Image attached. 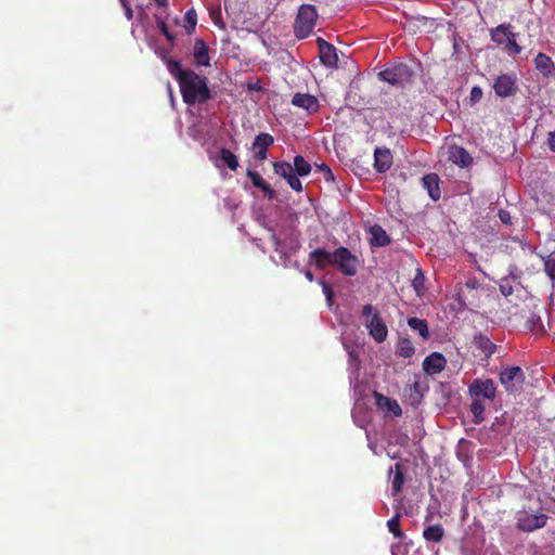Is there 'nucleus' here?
<instances>
[{
  "label": "nucleus",
  "instance_id": "obj_43",
  "mask_svg": "<svg viewBox=\"0 0 555 555\" xmlns=\"http://www.w3.org/2000/svg\"><path fill=\"white\" fill-rule=\"evenodd\" d=\"M521 272L515 267L511 266L508 274L505 278H509V282L516 281L520 278Z\"/></svg>",
  "mask_w": 555,
  "mask_h": 555
},
{
  "label": "nucleus",
  "instance_id": "obj_2",
  "mask_svg": "<svg viewBox=\"0 0 555 555\" xmlns=\"http://www.w3.org/2000/svg\"><path fill=\"white\" fill-rule=\"evenodd\" d=\"M415 72L405 63H392L378 73L379 80L397 88H404L414 80Z\"/></svg>",
  "mask_w": 555,
  "mask_h": 555
},
{
  "label": "nucleus",
  "instance_id": "obj_19",
  "mask_svg": "<svg viewBox=\"0 0 555 555\" xmlns=\"http://www.w3.org/2000/svg\"><path fill=\"white\" fill-rule=\"evenodd\" d=\"M534 65L543 76L548 77L555 74V65L550 56L540 52L534 59Z\"/></svg>",
  "mask_w": 555,
  "mask_h": 555
},
{
  "label": "nucleus",
  "instance_id": "obj_49",
  "mask_svg": "<svg viewBox=\"0 0 555 555\" xmlns=\"http://www.w3.org/2000/svg\"><path fill=\"white\" fill-rule=\"evenodd\" d=\"M255 158L264 160L267 158V151L254 150Z\"/></svg>",
  "mask_w": 555,
  "mask_h": 555
},
{
  "label": "nucleus",
  "instance_id": "obj_12",
  "mask_svg": "<svg viewBox=\"0 0 555 555\" xmlns=\"http://www.w3.org/2000/svg\"><path fill=\"white\" fill-rule=\"evenodd\" d=\"M317 42L321 63L327 67H337L338 55L336 48L323 38H318Z\"/></svg>",
  "mask_w": 555,
  "mask_h": 555
},
{
  "label": "nucleus",
  "instance_id": "obj_35",
  "mask_svg": "<svg viewBox=\"0 0 555 555\" xmlns=\"http://www.w3.org/2000/svg\"><path fill=\"white\" fill-rule=\"evenodd\" d=\"M166 64L169 73L178 80V82H180L183 75L188 73V70H183L181 68L178 61L168 60Z\"/></svg>",
  "mask_w": 555,
  "mask_h": 555
},
{
  "label": "nucleus",
  "instance_id": "obj_50",
  "mask_svg": "<svg viewBox=\"0 0 555 555\" xmlns=\"http://www.w3.org/2000/svg\"><path fill=\"white\" fill-rule=\"evenodd\" d=\"M478 281L476 279H469L465 282V286L470 289H475L478 287Z\"/></svg>",
  "mask_w": 555,
  "mask_h": 555
},
{
  "label": "nucleus",
  "instance_id": "obj_27",
  "mask_svg": "<svg viewBox=\"0 0 555 555\" xmlns=\"http://www.w3.org/2000/svg\"><path fill=\"white\" fill-rule=\"evenodd\" d=\"M397 354L402 358H411L415 353V348L409 338H401L397 344Z\"/></svg>",
  "mask_w": 555,
  "mask_h": 555
},
{
  "label": "nucleus",
  "instance_id": "obj_51",
  "mask_svg": "<svg viewBox=\"0 0 555 555\" xmlns=\"http://www.w3.org/2000/svg\"><path fill=\"white\" fill-rule=\"evenodd\" d=\"M321 169L325 172V179L326 180H330V179L333 180L334 179L332 170L326 165H323L321 167Z\"/></svg>",
  "mask_w": 555,
  "mask_h": 555
},
{
  "label": "nucleus",
  "instance_id": "obj_45",
  "mask_svg": "<svg viewBox=\"0 0 555 555\" xmlns=\"http://www.w3.org/2000/svg\"><path fill=\"white\" fill-rule=\"evenodd\" d=\"M499 217H500V220L503 223H505V224H511L512 223V218H511V215H509L508 211L501 209L499 211Z\"/></svg>",
  "mask_w": 555,
  "mask_h": 555
},
{
  "label": "nucleus",
  "instance_id": "obj_23",
  "mask_svg": "<svg viewBox=\"0 0 555 555\" xmlns=\"http://www.w3.org/2000/svg\"><path fill=\"white\" fill-rule=\"evenodd\" d=\"M370 234H371V240H370L371 246L384 247L390 243V237L388 236L386 231L380 225L375 224V225L371 227Z\"/></svg>",
  "mask_w": 555,
  "mask_h": 555
},
{
  "label": "nucleus",
  "instance_id": "obj_14",
  "mask_svg": "<svg viewBox=\"0 0 555 555\" xmlns=\"http://www.w3.org/2000/svg\"><path fill=\"white\" fill-rule=\"evenodd\" d=\"M446 364L447 360L443 354L439 352H433L424 359L423 370L429 375H435L443 371Z\"/></svg>",
  "mask_w": 555,
  "mask_h": 555
},
{
  "label": "nucleus",
  "instance_id": "obj_33",
  "mask_svg": "<svg viewBox=\"0 0 555 555\" xmlns=\"http://www.w3.org/2000/svg\"><path fill=\"white\" fill-rule=\"evenodd\" d=\"M470 412L474 415V423L480 424L483 421L485 405L481 400L474 399L470 404Z\"/></svg>",
  "mask_w": 555,
  "mask_h": 555
},
{
  "label": "nucleus",
  "instance_id": "obj_37",
  "mask_svg": "<svg viewBox=\"0 0 555 555\" xmlns=\"http://www.w3.org/2000/svg\"><path fill=\"white\" fill-rule=\"evenodd\" d=\"M344 347L349 356V366L357 371L359 367L358 353L356 352L354 348L350 347L348 344H344Z\"/></svg>",
  "mask_w": 555,
  "mask_h": 555
},
{
  "label": "nucleus",
  "instance_id": "obj_30",
  "mask_svg": "<svg viewBox=\"0 0 555 555\" xmlns=\"http://www.w3.org/2000/svg\"><path fill=\"white\" fill-rule=\"evenodd\" d=\"M395 468H396L395 476L391 481V491H392L393 496H396L400 493L403 482H404V476L402 473L401 465L396 464Z\"/></svg>",
  "mask_w": 555,
  "mask_h": 555
},
{
  "label": "nucleus",
  "instance_id": "obj_15",
  "mask_svg": "<svg viewBox=\"0 0 555 555\" xmlns=\"http://www.w3.org/2000/svg\"><path fill=\"white\" fill-rule=\"evenodd\" d=\"M392 165V155L388 149L377 147L374 151V168L377 172L384 173Z\"/></svg>",
  "mask_w": 555,
  "mask_h": 555
},
{
  "label": "nucleus",
  "instance_id": "obj_24",
  "mask_svg": "<svg viewBox=\"0 0 555 555\" xmlns=\"http://www.w3.org/2000/svg\"><path fill=\"white\" fill-rule=\"evenodd\" d=\"M474 345L477 349L482 351L486 358L491 357L496 351V345L493 344L488 336L482 334L475 335Z\"/></svg>",
  "mask_w": 555,
  "mask_h": 555
},
{
  "label": "nucleus",
  "instance_id": "obj_7",
  "mask_svg": "<svg viewBox=\"0 0 555 555\" xmlns=\"http://www.w3.org/2000/svg\"><path fill=\"white\" fill-rule=\"evenodd\" d=\"M468 393L473 399L493 400L496 396V385L490 378H476L469 384Z\"/></svg>",
  "mask_w": 555,
  "mask_h": 555
},
{
  "label": "nucleus",
  "instance_id": "obj_28",
  "mask_svg": "<svg viewBox=\"0 0 555 555\" xmlns=\"http://www.w3.org/2000/svg\"><path fill=\"white\" fill-rule=\"evenodd\" d=\"M219 160L222 163L223 166H227L231 170H236L238 167V160L235 154H233L228 149H221L220 150V157Z\"/></svg>",
  "mask_w": 555,
  "mask_h": 555
},
{
  "label": "nucleus",
  "instance_id": "obj_52",
  "mask_svg": "<svg viewBox=\"0 0 555 555\" xmlns=\"http://www.w3.org/2000/svg\"><path fill=\"white\" fill-rule=\"evenodd\" d=\"M304 274L308 281L312 282L314 280V275L310 270H305Z\"/></svg>",
  "mask_w": 555,
  "mask_h": 555
},
{
  "label": "nucleus",
  "instance_id": "obj_31",
  "mask_svg": "<svg viewBox=\"0 0 555 555\" xmlns=\"http://www.w3.org/2000/svg\"><path fill=\"white\" fill-rule=\"evenodd\" d=\"M274 142L273 137L269 133H260L255 138L253 143L254 150L267 151L270 145Z\"/></svg>",
  "mask_w": 555,
  "mask_h": 555
},
{
  "label": "nucleus",
  "instance_id": "obj_4",
  "mask_svg": "<svg viewBox=\"0 0 555 555\" xmlns=\"http://www.w3.org/2000/svg\"><path fill=\"white\" fill-rule=\"evenodd\" d=\"M346 276H354L358 272L361 261L359 257L352 254L347 247H338L334 250L333 264Z\"/></svg>",
  "mask_w": 555,
  "mask_h": 555
},
{
  "label": "nucleus",
  "instance_id": "obj_29",
  "mask_svg": "<svg viewBox=\"0 0 555 555\" xmlns=\"http://www.w3.org/2000/svg\"><path fill=\"white\" fill-rule=\"evenodd\" d=\"M293 167L297 177H306L311 171V165L301 155H296L294 157Z\"/></svg>",
  "mask_w": 555,
  "mask_h": 555
},
{
  "label": "nucleus",
  "instance_id": "obj_41",
  "mask_svg": "<svg viewBox=\"0 0 555 555\" xmlns=\"http://www.w3.org/2000/svg\"><path fill=\"white\" fill-rule=\"evenodd\" d=\"M482 95H483L482 89L478 86H474L472 88L470 94H469L470 105H475L476 103H478L481 100Z\"/></svg>",
  "mask_w": 555,
  "mask_h": 555
},
{
  "label": "nucleus",
  "instance_id": "obj_21",
  "mask_svg": "<svg viewBox=\"0 0 555 555\" xmlns=\"http://www.w3.org/2000/svg\"><path fill=\"white\" fill-rule=\"evenodd\" d=\"M376 404L382 410L388 411L392 413L395 416H400L402 414V409L399 403L389 397H386L380 393H375Z\"/></svg>",
  "mask_w": 555,
  "mask_h": 555
},
{
  "label": "nucleus",
  "instance_id": "obj_3",
  "mask_svg": "<svg viewBox=\"0 0 555 555\" xmlns=\"http://www.w3.org/2000/svg\"><path fill=\"white\" fill-rule=\"evenodd\" d=\"M491 40L506 51L509 55H517L521 47L517 43V34L511 24H501L490 30Z\"/></svg>",
  "mask_w": 555,
  "mask_h": 555
},
{
  "label": "nucleus",
  "instance_id": "obj_9",
  "mask_svg": "<svg viewBox=\"0 0 555 555\" xmlns=\"http://www.w3.org/2000/svg\"><path fill=\"white\" fill-rule=\"evenodd\" d=\"M500 382L508 392H516L525 382L524 371L519 366H508L501 371Z\"/></svg>",
  "mask_w": 555,
  "mask_h": 555
},
{
  "label": "nucleus",
  "instance_id": "obj_5",
  "mask_svg": "<svg viewBox=\"0 0 555 555\" xmlns=\"http://www.w3.org/2000/svg\"><path fill=\"white\" fill-rule=\"evenodd\" d=\"M318 18L317 9L312 4H302L297 13L295 21V34L298 38L304 39L308 37L315 26Z\"/></svg>",
  "mask_w": 555,
  "mask_h": 555
},
{
  "label": "nucleus",
  "instance_id": "obj_6",
  "mask_svg": "<svg viewBox=\"0 0 555 555\" xmlns=\"http://www.w3.org/2000/svg\"><path fill=\"white\" fill-rule=\"evenodd\" d=\"M362 315L369 318L365 322V326L372 338L376 343L385 341L388 335V330L375 308L372 305H365L362 309Z\"/></svg>",
  "mask_w": 555,
  "mask_h": 555
},
{
  "label": "nucleus",
  "instance_id": "obj_53",
  "mask_svg": "<svg viewBox=\"0 0 555 555\" xmlns=\"http://www.w3.org/2000/svg\"><path fill=\"white\" fill-rule=\"evenodd\" d=\"M158 7H167L168 0H154Z\"/></svg>",
  "mask_w": 555,
  "mask_h": 555
},
{
  "label": "nucleus",
  "instance_id": "obj_40",
  "mask_svg": "<svg viewBox=\"0 0 555 555\" xmlns=\"http://www.w3.org/2000/svg\"><path fill=\"white\" fill-rule=\"evenodd\" d=\"M319 284L322 286V291H323V294L325 295L328 306H332V299L334 296V292H333L331 285L322 279L319 280Z\"/></svg>",
  "mask_w": 555,
  "mask_h": 555
},
{
  "label": "nucleus",
  "instance_id": "obj_1",
  "mask_svg": "<svg viewBox=\"0 0 555 555\" xmlns=\"http://www.w3.org/2000/svg\"><path fill=\"white\" fill-rule=\"evenodd\" d=\"M183 101L189 104L204 103L210 99V90L207 86V78L188 70L179 82Z\"/></svg>",
  "mask_w": 555,
  "mask_h": 555
},
{
  "label": "nucleus",
  "instance_id": "obj_26",
  "mask_svg": "<svg viewBox=\"0 0 555 555\" xmlns=\"http://www.w3.org/2000/svg\"><path fill=\"white\" fill-rule=\"evenodd\" d=\"M444 535V530L440 525L428 526L423 531V537L428 542H440Z\"/></svg>",
  "mask_w": 555,
  "mask_h": 555
},
{
  "label": "nucleus",
  "instance_id": "obj_13",
  "mask_svg": "<svg viewBox=\"0 0 555 555\" xmlns=\"http://www.w3.org/2000/svg\"><path fill=\"white\" fill-rule=\"evenodd\" d=\"M292 104L305 109L308 114L317 113L320 107L319 100L308 93H295L292 99Z\"/></svg>",
  "mask_w": 555,
  "mask_h": 555
},
{
  "label": "nucleus",
  "instance_id": "obj_34",
  "mask_svg": "<svg viewBox=\"0 0 555 555\" xmlns=\"http://www.w3.org/2000/svg\"><path fill=\"white\" fill-rule=\"evenodd\" d=\"M527 327L534 334L544 332L542 319L535 313H532L527 320Z\"/></svg>",
  "mask_w": 555,
  "mask_h": 555
},
{
  "label": "nucleus",
  "instance_id": "obj_47",
  "mask_svg": "<svg viewBox=\"0 0 555 555\" xmlns=\"http://www.w3.org/2000/svg\"><path fill=\"white\" fill-rule=\"evenodd\" d=\"M547 146L551 151L555 152V130L548 133Z\"/></svg>",
  "mask_w": 555,
  "mask_h": 555
},
{
  "label": "nucleus",
  "instance_id": "obj_38",
  "mask_svg": "<svg viewBox=\"0 0 555 555\" xmlns=\"http://www.w3.org/2000/svg\"><path fill=\"white\" fill-rule=\"evenodd\" d=\"M499 287L501 294L505 297L513 294V285L512 282H509V278H502Z\"/></svg>",
  "mask_w": 555,
  "mask_h": 555
},
{
  "label": "nucleus",
  "instance_id": "obj_36",
  "mask_svg": "<svg viewBox=\"0 0 555 555\" xmlns=\"http://www.w3.org/2000/svg\"><path fill=\"white\" fill-rule=\"evenodd\" d=\"M401 515L397 513L392 518L387 521L388 530L395 535L397 539H401L403 537V532L400 529L399 521Z\"/></svg>",
  "mask_w": 555,
  "mask_h": 555
},
{
  "label": "nucleus",
  "instance_id": "obj_25",
  "mask_svg": "<svg viewBox=\"0 0 555 555\" xmlns=\"http://www.w3.org/2000/svg\"><path fill=\"white\" fill-rule=\"evenodd\" d=\"M408 325L413 331L418 332V334L421 335V337L423 339H427L429 337V330H428V324H427L426 320L418 319V318H415V317L409 318L408 319Z\"/></svg>",
  "mask_w": 555,
  "mask_h": 555
},
{
  "label": "nucleus",
  "instance_id": "obj_16",
  "mask_svg": "<svg viewBox=\"0 0 555 555\" xmlns=\"http://www.w3.org/2000/svg\"><path fill=\"white\" fill-rule=\"evenodd\" d=\"M334 251H327L323 248H317L309 254V261L314 263L318 269H324L328 264H333Z\"/></svg>",
  "mask_w": 555,
  "mask_h": 555
},
{
  "label": "nucleus",
  "instance_id": "obj_42",
  "mask_svg": "<svg viewBox=\"0 0 555 555\" xmlns=\"http://www.w3.org/2000/svg\"><path fill=\"white\" fill-rule=\"evenodd\" d=\"M544 270L547 276L555 281V259H547L544 263Z\"/></svg>",
  "mask_w": 555,
  "mask_h": 555
},
{
  "label": "nucleus",
  "instance_id": "obj_20",
  "mask_svg": "<svg viewBox=\"0 0 555 555\" xmlns=\"http://www.w3.org/2000/svg\"><path fill=\"white\" fill-rule=\"evenodd\" d=\"M247 177L251 180L253 185L257 189H260L269 199L274 198L275 191L263 180V178L257 171L248 169Z\"/></svg>",
  "mask_w": 555,
  "mask_h": 555
},
{
  "label": "nucleus",
  "instance_id": "obj_39",
  "mask_svg": "<svg viewBox=\"0 0 555 555\" xmlns=\"http://www.w3.org/2000/svg\"><path fill=\"white\" fill-rule=\"evenodd\" d=\"M271 238L274 245V250L279 253L282 257H287V251L282 240L274 233L272 234Z\"/></svg>",
  "mask_w": 555,
  "mask_h": 555
},
{
  "label": "nucleus",
  "instance_id": "obj_48",
  "mask_svg": "<svg viewBox=\"0 0 555 555\" xmlns=\"http://www.w3.org/2000/svg\"><path fill=\"white\" fill-rule=\"evenodd\" d=\"M160 29H162V33L164 34V36H165L169 41H172V40H173V36H172V34L168 30V28L166 27L165 23H162V25H160Z\"/></svg>",
  "mask_w": 555,
  "mask_h": 555
},
{
  "label": "nucleus",
  "instance_id": "obj_11",
  "mask_svg": "<svg viewBox=\"0 0 555 555\" xmlns=\"http://www.w3.org/2000/svg\"><path fill=\"white\" fill-rule=\"evenodd\" d=\"M517 89V79L513 75L502 74L493 82V90L500 98L512 96L516 93Z\"/></svg>",
  "mask_w": 555,
  "mask_h": 555
},
{
  "label": "nucleus",
  "instance_id": "obj_22",
  "mask_svg": "<svg viewBox=\"0 0 555 555\" xmlns=\"http://www.w3.org/2000/svg\"><path fill=\"white\" fill-rule=\"evenodd\" d=\"M450 160L462 168L467 167L473 163V158L469 153L461 146H453L450 150Z\"/></svg>",
  "mask_w": 555,
  "mask_h": 555
},
{
  "label": "nucleus",
  "instance_id": "obj_17",
  "mask_svg": "<svg viewBox=\"0 0 555 555\" xmlns=\"http://www.w3.org/2000/svg\"><path fill=\"white\" fill-rule=\"evenodd\" d=\"M439 182L440 179L437 173H428L422 179L423 188L427 191L433 201H438L440 198L441 194Z\"/></svg>",
  "mask_w": 555,
  "mask_h": 555
},
{
  "label": "nucleus",
  "instance_id": "obj_46",
  "mask_svg": "<svg viewBox=\"0 0 555 555\" xmlns=\"http://www.w3.org/2000/svg\"><path fill=\"white\" fill-rule=\"evenodd\" d=\"M120 2L125 9V14H126L127 20L130 21L133 16V13H132V9L130 8V5L128 3V0H120Z\"/></svg>",
  "mask_w": 555,
  "mask_h": 555
},
{
  "label": "nucleus",
  "instance_id": "obj_18",
  "mask_svg": "<svg viewBox=\"0 0 555 555\" xmlns=\"http://www.w3.org/2000/svg\"><path fill=\"white\" fill-rule=\"evenodd\" d=\"M193 57L198 66H209L210 57L208 48L202 39H196L193 47Z\"/></svg>",
  "mask_w": 555,
  "mask_h": 555
},
{
  "label": "nucleus",
  "instance_id": "obj_32",
  "mask_svg": "<svg viewBox=\"0 0 555 555\" xmlns=\"http://www.w3.org/2000/svg\"><path fill=\"white\" fill-rule=\"evenodd\" d=\"M425 274L421 268L416 269V274L414 279L412 280V287L414 288L415 293L421 296L425 292Z\"/></svg>",
  "mask_w": 555,
  "mask_h": 555
},
{
  "label": "nucleus",
  "instance_id": "obj_10",
  "mask_svg": "<svg viewBox=\"0 0 555 555\" xmlns=\"http://www.w3.org/2000/svg\"><path fill=\"white\" fill-rule=\"evenodd\" d=\"M273 170L274 173L284 178L294 191L301 192L302 191V184L300 180L298 179L297 175L294 171V167L292 164L287 162H275L273 163Z\"/></svg>",
  "mask_w": 555,
  "mask_h": 555
},
{
  "label": "nucleus",
  "instance_id": "obj_8",
  "mask_svg": "<svg viewBox=\"0 0 555 555\" xmlns=\"http://www.w3.org/2000/svg\"><path fill=\"white\" fill-rule=\"evenodd\" d=\"M547 519V515L543 513L529 514L527 512H522L517 515L516 527L520 531L532 532L543 528L546 525Z\"/></svg>",
  "mask_w": 555,
  "mask_h": 555
},
{
  "label": "nucleus",
  "instance_id": "obj_44",
  "mask_svg": "<svg viewBox=\"0 0 555 555\" xmlns=\"http://www.w3.org/2000/svg\"><path fill=\"white\" fill-rule=\"evenodd\" d=\"M186 22L192 26V28L196 25V13L194 10H190L185 13Z\"/></svg>",
  "mask_w": 555,
  "mask_h": 555
}]
</instances>
